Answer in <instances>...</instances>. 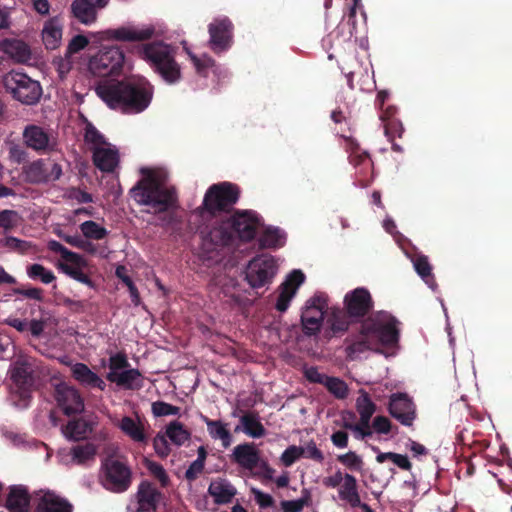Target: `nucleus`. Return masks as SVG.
Instances as JSON below:
<instances>
[{
    "label": "nucleus",
    "mask_w": 512,
    "mask_h": 512,
    "mask_svg": "<svg viewBox=\"0 0 512 512\" xmlns=\"http://www.w3.org/2000/svg\"><path fill=\"white\" fill-rule=\"evenodd\" d=\"M261 226L262 218L253 210H235L230 216L216 219L200 230L202 256L212 260L236 240L252 241Z\"/></svg>",
    "instance_id": "f257e3e1"
},
{
    "label": "nucleus",
    "mask_w": 512,
    "mask_h": 512,
    "mask_svg": "<svg viewBox=\"0 0 512 512\" xmlns=\"http://www.w3.org/2000/svg\"><path fill=\"white\" fill-rule=\"evenodd\" d=\"M95 92L109 108L137 114L149 107L154 86L145 77L132 75L121 80L100 79Z\"/></svg>",
    "instance_id": "f03ea898"
},
{
    "label": "nucleus",
    "mask_w": 512,
    "mask_h": 512,
    "mask_svg": "<svg viewBox=\"0 0 512 512\" xmlns=\"http://www.w3.org/2000/svg\"><path fill=\"white\" fill-rule=\"evenodd\" d=\"M142 178L130 189V197L150 207L155 214L167 212L178 202L175 187L167 185L168 175L162 169L141 168Z\"/></svg>",
    "instance_id": "7ed1b4c3"
},
{
    "label": "nucleus",
    "mask_w": 512,
    "mask_h": 512,
    "mask_svg": "<svg viewBox=\"0 0 512 512\" xmlns=\"http://www.w3.org/2000/svg\"><path fill=\"white\" fill-rule=\"evenodd\" d=\"M139 57L166 83L176 84L182 79L181 66L175 59L176 49L162 41H154L137 47Z\"/></svg>",
    "instance_id": "20e7f679"
},
{
    "label": "nucleus",
    "mask_w": 512,
    "mask_h": 512,
    "mask_svg": "<svg viewBox=\"0 0 512 512\" xmlns=\"http://www.w3.org/2000/svg\"><path fill=\"white\" fill-rule=\"evenodd\" d=\"M240 188L231 182L212 184L206 191L202 204L197 211L201 217L205 214L215 217L222 212H229L240 198Z\"/></svg>",
    "instance_id": "39448f33"
},
{
    "label": "nucleus",
    "mask_w": 512,
    "mask_h": 512,
    "mask_svg": "<svg viewBox=\"0 0 512 512\" xmlns=\"http://www.w3.org/2000/svg\"><path fill=\"white\" fill-rule=\"evenodd\" d=\"M10 400L20 409L27 408L32 400L35 385L34 370L30 363L24 360L16 361L10 369Z\"/></svg>",
    "instance_id": "423d86ee"
},
{
    "label": "nucleus",
    "mask_w": 512,
    "mask_h": 512,
    "mask_svg": "<svg viewBox=\"0 0 512 512\" xmlns=\"http://www.w3.org/2000/svg\"><path fill=\"white\" fill-rule=\"evenodd\" d=\"M364 322V330L373 338L376 347L392 346L399 341V321L386 311H379L368 316Z\"/></svg>",
    "instance_id": "0eeeda50"
},
{
    "label": "nucleus",
    "mask_w": 512,
    "mask_h": 512,
    "mask_svg": "<svg viewBox=\"0 0 512 512\" xmlns=\"http://www.w3.org/2000/svg\"><path fill=\"white\" fill-rule=\"evenodd\" d=\"M2 83L6 91L23 104L33 105L41 98L40 83L25 73L12 70L3 76Z\"/></svg>",
    "instance_id": "6e6552de"
},
{
    "label": "nucleus",
    "mask_w": 512,
    "mask_h": 512,
    "mask_svg": "<svg viewBox=\"0 0 512 512\" xmlns=\"http://www.w3.org/2000/svg\"><path fill=\"white\" fill-rule=\"evenodd\" d=\"M328 311V296L323 292L309 298L301 312V326L304 335L315 336L323 326L325 314Z\"/></svg>",
    "instance_id": "1a4fd4ad"
},
{
    "label": "nucleus",
    "mask_w": 512,
    "mask_h": 512,
    "mask_svg": "<svg viewBox=\"0 0 512 512\" xmlns=\"http://www.w3.org/2000/svg\"><path fill=\"white\" fill-rule=\"evenodd\" d=\"M124 60V53L119 47L104 48L90 59L89 70L94 76L109 79V76L120 73Z\"/></svg>",
    "instance_id": "9d476101"
},
{
    "label": "nucleus",
    "mask_w": 512,
    "mask_h": 512,
    "mask_svg": "<svg viewBox=\"0 0 512 512\" xmlns=\"http://www.w3.org/2000/svg\"><path fill=\"white\" fill-rule=\"evenodd\" d=\"M276 272L275 258L269 254H261L249 261L245 279L252 288H261L272 282Z\"/></svg>",
    "instance_id": "9b49d317"
},
{
    "label": "nucleus",
    "mask_w": 512,
    "mask_h": 512,
    "mask_svg": "<svg viewBox=\"0 0 512 512\" xmlns=\"http://www.w3.org/2000/svg\"><path fill=\"white\" fill-rule=\"evenodd\" d=\"M103 486L114 493H122L129 489L132 482L130 468L116 459H106L102 465Z\"/></svg>",
    "instance_id": "f8f14e48"
},
{
    "label": "nucleus",
    "mask_w": 512,
    "mask_h": 512,
    "mask_svg": "<svg viewBox=\"0 0 512 512\" xmlns=\"http://www.w3.org/2000/svg\"><path fill=\"white\" fill-rule=\"evenodd\" d=\"M208 46L215 54L228 51L233 45L234 25L228 17L215 18L208 25Z\"/></svg>",
    "instance_id": "ddd939ff"
},
{
    "label": "nucleus",
    "mask_w": 512,
    "mask_h": 512,
    "mask_svg": "<svg viewBox=\"0 0 512 512\" xmlns=\"http://www.w3.org/2000/svg\"><path fill=\"white\" fill-rule=\"evenodd\" d=\"M23 173L30 184L54 182L63 174L61 165L48 159H37L29 163L23 167Z\"/></svg>",
    "instance_id": "4468645a"
},
{
    "label": "nucleus",
    "mask_w": 512,
    "mask_h": 512,
    "mask_svg": "<svg viewBox=\"0 0 512 512\" xmlns=\"http://www.w3.org/2000/svg\"><path fill=\"white\" fill-rule=\"evenodd\" d=\"M343 304V309L355 320L366 317L374 307L372 296L364 287L346 293Z\"/></svg>",
    "instance_id": "2eb2a0df"
},
{
    "label": "nucleus",
    "mask_w": 512,
    "mask_h": 512,
    "mask_svg": "<svg viewBox=\"0 0 512 512\" xmlns=\"http://www.w3.org/2000/svg\"><path fill=\"white\" fill-rule=\"evenodd\" d=\"M389 414L403 426L411 427L417 417L416 405L406 393H393L388 403Z\"/></svg>",
    "instance_id": "dca6fc26"
},
{
    "label": "nucleus",
    "mask_w": 512,
    "mask_h": 512,
    "mask_svg": "<svg viewBox=\"0 0 512 512\" xmlns=\"http://www.w3.org/2000/svg\"><path fill=\"white\" fill-rule=\"evenodd\" d=\"M154 33L155 29L152 26L139 28L137 26L128 25L103 30L99 32V36L101 40L106 41L141 42L151 39Z\"/></svg>",
    "instance_id": "f3484780"
},
{
    "label": "nucleus",
    "mask_w": 512,
    "mask_h": 512,
    "mask_svg": "<svg viewBox=\"0 0 512 512\" xmlns=\"http://www.w3.org/2000/svg\"><path fill=\"white\" fill-rule=\"evenodd\" d=\"M55 399L67 416L79 414L84 410V402L78 390L66 384L56 386Z\"/></svg>",
    "instance_id": "a211bd4d"
},
{
    "label": "nucleus",
    "mask_w": 512,
    "mask_h": 512,
    "mask_svg": "<svg viewBox=\"0 0 512 512\" xmlns=\"http://www.w3.org/2000/svg\"><path fill=\"white\" fill-rule=\"evenodd\" d=\"M24 142L27 147L37 152L54 151L57 142L42 128L36 125H29L23 132Z\"/></svg>",
    "instance_id": "6ab92c4d"
},
{
    "label": "nucleus",
    "mask_w": 512,
    "mask_h": 512,
    "mask_svg": "<svg viewBox=\"0 0 512 512\" xmlns=\"http://www.w3.org/2000/svg\"><path fill=\"white\" fill-rule=\"evenodd\" d=\"M346 347L345 353L349 360H355L360 354L373 350L376 347L373 338L367 331L364 330V322H361L359 331L357 334L348 336L345 339Z\"/></svg>",
    "instance_id": "aec40b11"
},
{
    "label": "nucleus",
    "mask_w": 512,
    "mask_h": 512,
    "mask_svg": "<svg viewBox=\"0 0 512 512\" xmlns=\"http://www.w3.org/2000/svg\"><path fill=\"white\" fill-rule=\"evenodd\" d=\"M137 508L132 512H156L162 493L149 481H142L135 495Z\"/></svg>",
    "instance_id": "412c9836"
},
{
    "label": "nucleus",
    "mask_w": 512,
    "mask_h": 512,
    "mask_svg": "<svg viewBox=\"0 0 512 512\" xmlns=\"http://www.w3.org/2000/svg\"><path fill=\"white\" fill-rule=\"evenodd\" d=\"M353 318L344 309L333 307L326 320V338L340 337L349 330Z\"/></svg>",
    "instance_id": "4be33fe9"
},
{
    "label": "nucleus",
    "mask_w": 512,
    "mask_h": 512,
    "mask_svg": "<svg viewBox=\"0 0 512 512\" xmlns=\"http://www.w3.org/2000/svg\"><path fill=\"white\" fill-rule=\"evenodd\" d=\"M346 141V151L349 153V162L356 168H360L359 174L366 177L373 167V162L368 152L363 151L359 143L352 137L341 134Z\"/></svg>",
    "instance_id": "5701e85b"
},
{
    "label": "nucleus",
    "mask_w": 512,
    "mask_h": 512,
    "mask_svg": "<svg viewBox=\"0 0 512 512\" xmlns=\"http://www.w3.org/2000/svg\"><path fill=\"white\" fill-rule=\"evenodd\" d=\"M232 461L252 471L260 465V452L253 443L239 444L233 449Z\"/></svg>",
    "instance_id": "b1692460"
},
{
    "label": "nucleus",
    "mask_w": 512,
    "mask_h": 512,
    "mask_svg": "<svg viewBox=\"0 0 512 512\" xmlns=\"http://www.w3.org/2000/svg\"><path fill=\"white\" fill-rule=\"evenodd\" d=\"M35 512H73V505L53 491H45L39 498Z\"/></svg>",
    "instance_id": "393cba45"
},
{
    "label": "nucleus",
    "mask_w": 512,
    "mask_h": 512,
    "mask_svg": "<svg viewBox=\"0 0 512 512\" xmlns=\"http://www.w3.org/2000/svg\"><path fill=\"white\" fill-rule=\"evenodd\" d=\"M31 496L24 485H12L6 498L5 507L9 512H29Z\"/></svg>",
    "instance_id": "a878e982"
},
{
    "label": "nucleus",
    "mask_w": 512,
    "mask_h": 512,
    "mask_svg": "<svg viewBox=\"0 0 512 512\" xmlns=\"http://www.w3.org/2000/svg\"><path fill=\"white\" fill-rule=\"evenodd\" d=\"M106 378L111 383L126 390H138L143 386V377L138 369L128 368L119 373L108 372Z\"/></svg>",
    "instance_id": "bb28decb"
},
{
    "label": "nucleus",
    "mask_w": 512,
    "mask_h": 512,
    "mask_svg": "<svg viewBox=\"0 0 512 512\" xmlns=\"http://www.w3.org/2000/svg\"><path fill=\"white\" fill-rule=\"evenodd\" d=\"M208 494L216 505H225L232 502L237 490L227 479L217 478L211 481Z\"/></svg>",
    "instance_id": "cd10ccee"
},
{
    "label": "nucleus",
    "mask_w": 512,
    "mask_h": 512,
    "mask_svg": "<svg viewBox=\"0 0 512 512\" xmlns=\"http://www.w3.org/2000/svg\"><path fill=\"white\" fill-rule=\"evenodd\" d=\"M190 60L198 75L207 77L209 71H211L218 78H226L228 76L227 69L218 64L212 57L203 54L197 56L189 52Z\"/></svg>",
    "instance_id": "c85d7f7f"
},
{
    "label": "nucleus",
    "mask_w": 512,
    "mask_h": 512,
    "mask_svg": "<svg viewBox=\"0 0 512 512\" xmlns=\"http://www.w3.org/2000/svg\"><path fill=\"white\" fill-rule=\"evenodd\" d=\"M108 2H72L73 16L82 24L90 25L97 19V11L106 6Z\"/></svg>",
    "instance_id": "c756f323"
},
{
    "label": "nucleus",
    "mask_w": 512,
    "mask_h": 512,
    "mask_svg": "<svg viewBox=\"0 0 512 512\" xmlns=\"http://www.w3.org/2000/svg\"><path fill=\"white\" fill-rule=\"evenodd\" d=\"M93 163L102 172H113L119 163V153L115 148H93Z\"/></svg>",
    "instance_id": "7c9ffc66"
},
{
    "label": "nucleus",
    "mask_w": 512,
    "mask_h": 512,
    "mask_svg": "<svg viewBox=\"0 0 512 512\" xmlns=\"http://www.w3.org/2000/svg\"><path fill=\"white\" fill-rule=\"evenodd\" d=\"M1 50L18 63H27L32 57L30 47L19 39H4Z\"/></svg>",
    "instance_id": "2f4dec72"
},
{
    "label": "nucleus",
    "mask_w": 512,
    "mask_h": 512,
    "mask_svg": "<svg viewBox=\"0 0 512 512\" xmlns=\"http://www.w3.org/2000/svg\"><path fill=\"white\" fill-rule=\"evenodd\" d=\"M71 371L73 378L84 386L101 391L106 388V383L84 363H76Z\"/></svg>",
    "instance_id": "473e14b6"
},
{
    "label": "nucleus",
    "mask_w": 512,
    "mask_h": 512,
    "mask_svg": "<svg viewBox=\"0 0 512 512\" xmlns=\"http://www.w3.org/2000/svg\"><path fill=\"white\" fill-rule=\"evenodd\" d=\"M60 269L72 279L87 285L90 288H94V282L92 279L84 273V269L88 267V261L80 255V259L76 262L60 263Z\"/></svg>",
    "instance_id": "72a5a7b5"
},
{
    "label": "nucleus",
    "mask_w": 512,
    "mask_h": 512,
    "mask_svg": "<svg viewBox=\"0 0 512 512\" xmlns=\"http://www.w3.org/2000/svg\"><path fill=\"white\" fill-rule=\"evenodd\" d=\"M201 420L206 424L210 437L214 440H221L222 446L228 448L232 443V434L227 428L228 424L220 420H212L206 415H200Z\"/></svg>",
    "instance_id": "f704fd0d"
},
{
    "label": "nucleus",
    "mask_w": 512,
    "mask_h": 512,
    "mask_svg": "<svg viewBox=\"0 0 512 512\" xmlns=\"http://www.w3.org/2000/svg\"><path fill=\"white\" fill-rule=\"evenodd\" d=\"M339 497L349 503L353 508L360 507L364 504L361 502L357 480L353 475L348 473L345 474V479L339 489Z\"/></svg>",
    "instance_id": "c9c22d12"
},
{
    "label": "nucleus",
    "mask_w": 512,
    "mask_h": 512,
    "mask_svg": "<svg viewBox=\"0 0 512 512\" xmlns=\"http://www.w3.org/2000/svg\"><path fill=\"white\" fill-rule=\"evenodd\" d=\"M62 39V27L56 18L45 22L42 30V41L49 50L59 47Z\"/></svg>",
    "instance_id": "e433bc0d"
},
{
    "label": "nucleus",
    "mask_w": 512,
    "mask_h": 512,
    "mask_svg": "<svg viewBox=\"0 0 512 512\" xmlns=\"http://www.w3.org/2000/svg\"><path fill=\"white\" fill-rule=\"evenodd\" d=\"M240 423L243 432L252 438H261L266 435V429L259 420V414L256 411L244 413L240 417Z\"/></svg>",
    "instance_id": "4c0bfd02"
},
{
    "label": "nucleus",
    "mask_w": 512,
    "mask_h": 512,
    "mask_svg": "<svg viewBox=\"0 0 512 512\" xmlns=\"http://www.w3.org/2000/svg\"><path fill=\"white\" fill-rule=\"evenodd\" d=\"M286 242V234L278 227L266 228L259 238V246L263 249H279Z\"/></svg>",
    "instance_id": "58836bf2"
},
{
    "label": "nucleus",
    "mask_w": 512,
    "mask_h": 512,
    "mask_svg": "<svg viewBox=\"0 0 512 512\" xmlns=\"http://www.w3.org/2000/svg\"><path fill=\"white\" fill-rule=\"evenodd\" d=\"M119 428L135 442H146L147 440L142 424L129 416H124L121 419Z\"/></svg>",
    "instance_id": "ea45409f"
},
{
    "label": "nucleus",
    "mask_w": 512,
    "mask_h": 512,
    "mask_svg": "<svg viewBox=\"0 0 512 512\" xmlns=\"http://www.w3.org/2000/svg\"><path fill=\"white\" fill-rule=\"evenodd\" d=\"M165 436L176 446L183 445L191 437V433L179 421H172L166 426Z\"/></svg>",
    "instance_id": "a19ab883"
},
{
    "label": "nucleus",
    "mask_w": 512,
    "mask_h": 512,
    "mask_svg": "<svg viewBox=\"0 0 512 512\" xmlns=\"http://www.w3.org/2000/svg\"><path fill=\"white\" fill-rule=\"evenodd\" d=\"M96 453V446L92 443L75 445L70 449L72 461L79 465L93 461L95 459Z\"/></svg>",
    "instance_id": "79ce46f5"
},
{
    "label": "nucleus",
    "mask_w": 512,
    "mask_h": 512,
    "mask_svg": "<svg viewBox=\"0 0 512 512\" xmlns=\"http://www.w3.org/2000/svg\"><path fill=\"white\" fill-rule=\"evenodd\" d=\"M384 125V133L388 140L392 143V150L396 152H401L402 147L395 142L396 138H401L404 133V127L402 122L397 119H392L386 122Z\"/></svg>",
    "instance_id": "37998d69"
},
{
    "label": "nucleus",
    "mask_w": 512,
    "mask_h": 512,
    "mask_svg": "<svg viewBox=\"0 0 512 512\" xmlns=\"http://www.w3.org/2000/svg\"><path fill=\"white\" fill-rule=\"evenodd\" d=\"M80 230L86 239L102 240L108 235V230L93 220H87L80 224Z\"/></svg>",
    "instance_id": "c03bdc74"
},
{
    "label": "nucleus",
    "mask_w": 512,
    "mask_h": 512,
    "mask_svg": "<svg viewBox=\"0 0 512 512\" xmlns=\"http://www.w3.org/2000/svg\"><path fill=\"white\" fill-rule=\"evenodd\" d=\"M26 273L30 279L39 280L43 284H50L56 280V276L52 270L38 263L29 265L26 269Z\"/></svg>",
    "instance_id": "a18cd8bd"
},
{
    "label": "nucleus",
    "mask_w": 512,
    "mask_h": 512,
    "mask_svg": "<svg viewBox=\"0 0 512 512\" xmlns=\"http://www.w3.org/2000/svg\"><path fill=\"white\" fill-rule=\"evenodd\" d=\"M356 410L360 417L372 418L376 412V404L371 400L369 394L364 390H359V396L356 399Z\"/></svg>",
    "instance_id": "49530a36"
},
{
    "label": "nucleus",
    "mask_w": 512,
    "mask_h": 512,
    "mask_svg": "<svg viewBox=\"0 0 512 512\" xmlns=\"http://www.w3.org/2000/svg\"><path fill=\"white\" fill-rule=\"evenodd\" d=\"M323 385L337 399H345L348 396V386L340 378L328 376Z\"/></svg>",
    "instance_id": "de8ad7c7"
},
{
    "label": "nucleus",
    "mask_w": 512,
    "mask_h": 512,
    "mask_svg": "<svg viewBox=\"0 0 512 512\" xmlns=\"http://www.w3.org/2000/svg\"><path fill=\"white\" fill-rule=\"evenodd\" d=\"M84 140L86 143L92 144L93 148L107 145L104 135L90 122L85 126Z\"/></svg>",
    "instance_id": "09e8293b"
},
{
    "label": "nucleus",
    "mask_w": 512,
    "mask_h": 512,
    "mask_svg": "<svg viewBox=\"0 0 512 512\" xmlns=\"http://www.w3.org/2000/svg\"><path fill=\"white\" fill-rule=\"evenodd\" d=\"M310 495L307 490H304V495L297 500H283L281 501L282 512H301L305 506L309 504Z\"/></svg>",
    "instance_id": "8fccbe9b"
},
{
    "label": "nucleus",
    "mask_w": 512,
    "mask_h": 512,
    "mask_svg": "<svg viewBox=\"0 0 512 512\" xmlns=\"http://www.w3.org/2000/svg\"><path fill=\"white\" fill-rule=\"evenodd\" d=\"M414 268L418 275L426 282L432 279V267L428 261V257L425 255H418L413 260Z\"/></svg>",
    "instance_id": "3c124183"
},
{
    "label": "nucleus",
    "mask_w": 512,
    "mask_h": 512,
    "mask_svg": "<svg viewBox=\"0 0 512 512\" xmlns=\"http://www.w3.org/2000/svg\"><path fill=\"white\" fill-rule=\"evenodd\" d=\"M48 249L54 253H59L61 258L65 261L64 263L76 262L80 259V254L70 251L56 240H51L48 242Z\"/></svg>",
    "instance_id": "603ef678"
},
{
    "label": "nucleus",
    "mask_w": 512,
    "mask_h": 512,
    "mask_svg": "<svg viewBox=\"0 0 512 512\" xmlns=\"http://www.w3.org/2000/svg\"><path fill=\"white\" fill-rule=\"evenodd\" d=\"M337 461L353 471L362 470L364 464L362 458L353 451H349L346 454L338 455Z\"/></svg>",
    "instance_id": "864d4df0"
},
{
    "label": "nucleus",
    "mask_w": 512,
    "mask_h": 512,
    "mask_svg": "<svg viewBox=\"0 0 512 512\" xmlns=\"http://www.w3.org/2000/svg\"><path fill=\"white\" fill-rule=\"evenodd\" d=\"M152 414L155 417L178 415L180 408L164 401H155L151 405Z\"/></svg>",
    "instance_id": "5fc2aeb1"
},
{
    "label": "nucleus",
    "mask_w": 512,
    "mask_h": 512,
    "mask_svg": "<svg viewBox=\"0 0 512 512\" xmlns=\"http://www.w3.org/2000/svg\"><path fill=\"white\" fill-rule=\"evenodd\" d=\"M304 455V448L301 446L291 445L284 450L281 455V462L285 467L292 466L300 457Z\"/></svg>",
    "instance_id": "6e6d98bb"
},
{
    "label": "nucleus",
    "mask_w": 512,
    "mask_h": 512,
    "mask_svg": "<svg viewBox=\"0 0 512 512\" xmlns=\"http://www.w3.org/2000/svg\"><path fill=\"white\" fill-rule=\"evenodd\" d=\"M149 472L160 482L161 487L166 488L170 484V478L164 467L155 461H147Z\"/></svg>",
    "instance_id": "4d7b16f0"
},
{
    "label": "nucleus",
    "mask_w": 512,
    "mask_h": 512,
    "mask_svg": "<svg viewBox=\"0 0 512 512\" xmlns=\"http://www.w3.org/2000/svg\"><path fill=\"white\" fill-rule=\"evenodd\" d=\"M20 217L15 210H2L0 212V227L5 231H10L19 223Z\"/></svg>",
    "instance_id": "13d9d810"
},
{
    "label": "nucleus",
    "mask_w": 512,
    "mask_h": 512,
    "mask_svg": "<svg viewBox=\"0 0 512 512\" xmlns=\"http://www.w3.org/2000/svg\"><path fill=\"white\" fill-rule=\"evenodd\" d=\"M304 280L305 275L301 270H293L287 279L281 284V288L294 291V294H296L297 289L304 282Z\"/></svg>",
    "instance_id": "bf43d9fd"
},
{
    "label": "nucleus",
    "mask_w": 512,
    "mask_h": 512,
    "mask_svg": "<svg viewBox=\"0 0 512 512\" xmlns=\"http://www.w3.org/2000/svg\"><path fill=\"white\" fill-rule=\"evenodd\" d=\"M89 44V40L84 35H76L74 36L67 46V50L65 53L66 57H69L73 54H76L80 52L81 50L85 49Z\"/></svg>",
    "instance_id": "052dcab7"
},
{
    "label": "nucleus",
    "mask_w": 512,
    "mask_h": 512,
    "mask_svg": "<svg viewBox=\"0 0 512 512\" xmlns=\"http://www.w3.org/2000/svg\"><path fill=\"white\" fill-rule=\"evenodd\" d=\"M130 367L125 354L117 353L109 358V372L119 373Z\"/></svg>",
    "instance_id": "680f3d73"
},
{
    "label": "nucleus",
    "mask_w": 512,
    "mask_h": 512,
    "mask_svg": "<svg viewBox=\"0 0 512 512\" xmlns=\"http://www.w3.org/2000/svg\"><path fill=\"white\" fill-rule=\"evenodd\" d=\"M85 422L80 420H72L66 426L67 434L70 438L78 440L86 433Z\"/></svg>",
    "instance_id": "e2e57ef3"
},
{
    "label": "nucleus",
    "mask_w": 512,
    "mask_h": 512,
    "mask_svg": "<svg viewBox=\"0 0 512 512\" xmlns=\"http://www.w3.org/2000/svg\"><path fill=\"white\" fill-rule=\"evenodd\" d=\"M14 293L16 295H21L27 299H33L39 302H42L44 299V291L38 287H29V288H16L14 289Z\"/></svg>",
    "instance_id": "0e129e2a"
},
{
    "label": "nucleus",
    "mask_w": 512,
    "mask_h": 512,
    "mask_svg": "<svg viewBox=\"0 0 512 512\" xmlns=\"http://www.w3.org/2000/svg\"><path fill=\"white\" fill-rule=\"evenodd\" d=\"M153 446L157 455L162 458L167 457L171 451L165 435L157 434L153 440Z\"/></svg>",
    "instance_id": "69168bd1"
},
{
    "label": "nucleus",
    "mask_w": 512,
    "mask_h": 512,
    "mask_svg": "<svg viewBox=\"0 0 512 512\" xmlns=\"http://www.w3.org/2000/svg\"><path fill=\"white\" fill-rule=\"evenodd\" d=\"M294 295V291H289L284 288H281L280 294L277 298V302L275 305L276 309L279 312H285L288 309Z\"/></svg>",
    "instance_id": "338daca9"
},
{
    "label": "nucleus",
    "mask_w": 512,
    "mask_h": 512,
    "mask_svg": "<svg viewBox=\"0 0 512 512\" xmlns=\"http://www.w3.org/2000/svg\"><path fill=\"white\" fill-rule=\"evenodd\" d=\"M304 376L310 383L324 384L327 379V375L319 371L315 366L305 368Z\"/></svg>",
    "instance_id": "774afa93"
}]
</instances>
